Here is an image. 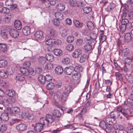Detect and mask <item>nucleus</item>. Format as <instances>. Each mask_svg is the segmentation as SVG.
Here are the masks:
<instances>
[{
    "label": "nucleus",
    "instance_id": "f257e3e1",
    "mask_svg": "<svg viewBox=\"0 0 133 133\" xmlns=\"http://www.w3.org/2000/svg\"><path fill=\"white\" fill-rule=\"evenodd\" d=\"M74 84L73 82L72 81L70 82L69 85L65 87L64 92L61 97V101L62 102L64 103L66 101L67 97L69 96V93L72 89Z\"/></svg>",
    "mask_w": 133,
    "mask_h": 133
},
{
    "label": "nucleus",
    "instance_id": "f03ea898",
    "mask_svg": "<svg viewBox=\"0 0 133 133\" xmlns=\"http://www.w3.org/2000/svg\"><path fill=\"white\" fill-rule=\"evenodd\" d=\"M55 120V118L52 115L48 114L46 115V118L42 117L40 121L45 127H48L50 124L53 123Z\"/></svg>",
    "mask_w": 133,
    "mask_h": 133
},
{
    "label": "nucleus",
    "instance_id": "7ed1b4c3",
    "mask_svg": "<svg viewBox=\"0 0 133 133\" xmlns=\"http://www.w3.org/2000/svg\"><path fill=\"white\" fill-rule=\"evenodd\" d=\"M107 124L106 123L105 121H102L99 123V126L101 128L105 130L106 131H107L109 133H117V131H115L114 128L111 127H108Z\"/></svg>",
    "mask_w": 133,
    "mask_h": 133
},
{
    "label": "nucleus",
    "instance_id": "20e7f679",
    "mask_svg": "<svg viewBox=\"0 0 133 133\" xmlns=\"http://www.w3.org/2000/svg\"><path fill=\"white\" fill-rule=\"evenodd\" d=\"M85 41L86 43L84 44L83 48L85 52L90 51L92 50V46L90 44L92 43V42L88 38H85Z\"/></svg>",
    "mask_w": 133,
    "mask_h": 133
},
{
    "label": "nucleus",
    "instance_id": "39448f33",
    "mask_svg": "<svg viewBox=\"0 0 133 133\" xmlns=\"http://www.w3.org/2000/svg\"><path fill=\"white\" fill-rule=\"evenodd\" d=\"M117 110V112L121 113L125 117L129 115V114L131 113L130 112L129 110L125 109L122 107L121 106L118 107Z\"/></svg>",
    "mask_w": 133,
    "mask_h": 133
},
{
    "label": "nucleus",
    "instance_id": "423d86ee",
    "mask_svg": "<svg viewBox=\"0 0 133 133\" xmlns=\"http://www.w3.org/2000/svg\"><path fill=\"white\" fill-rule=\"evenodd\" d=\"M106 123L107 124L111 125V127H112V126L114 125L116 123V121L115 120L112 118L110 117H107L105 119Z\"/></svg>",
    "mask_w": 133,
    "mask_h": 133
},
{
    "label": "nucleus",
    "instance_id": "0eeeda50",
    "mask_svg": "<svg viewBox=\"0 0 133 133\" xmlns=\"http://www.w3.org/2000/svg\"><path fill=\"white\" fill-rule=\"evenodd\" d=\"M43 35V32L41 31H37L34 34V37L36 40H40Z\"/></svg>",
    "mask_w": 133,
    "mask_h": 133
},
{
    "label": "nucleus",
    "instance_id": "6e6552de",
    "mask_svg": "<svg viewBox=\"0 0 133 133\" xmlns=\"http://www.w3.org/2000/svg\"><path fill=\"white\" fill-rule=\"evenodd\" d=\"M43 123L40 122V123H36L34 126V129L37 132H40L43 129Z\"/></svg>",
    "mask_w": 133,
    "mask_h": 133
},
{
    "label": "nucleus",
    "instance_id": "1a4fd4ad",
    "mask_svg": "<svg viewBox=\"0 0 133 133\" xmlns=\"http://www.w3.org/2000/svg\"><path fill=\"white\" fill-rule=\"evenodd\" d=\"M74 68L72 66L66 67L64 69V72L67 75H70L74 71Z\"/></svg>",
    "mask_w": 133,
    "mask_h": 133
},
{
    "label": "nucleus",
    "instance_id": "9d476101",
    "mask_svg": "<svg viewBox=\"0 0 133 133\" xmlns=\"http://www.w3.org/2000/svg\"><path fill=\"white\" fill-rule=\"evenodd\" d=\"M9 33L10 35L12 37L16 38L19 35L18 31L14 29H11L10 30Z\"/></svg>",
    "mask_w": 133,
    "mask_h": 133
},
{
    "label": "nucleus",
    "instance_id": "9b49d317",
    "mask_svg": "<svg viewBox=\"0 0 133 133\" xmlns=\"http://www.w3.org/2000/svg\"><path fill=\"white\" fill-rule=\"evenodd\" d=\"M120 113L118 112L115 111L114 112H111L110 114V116L111 118H119L120 119H122L123 117L122 116H120Z\"/></svg>",
    "mask_w": 133,
    "mask_h": 133
},
{
    "label": "nucleus",
    "instance_id": "f8f14e48",
    "mask_svg": "<svg viewBox=\"0 0 133 133\" xmlns=\"http://www.w3.org/2000/svg\"><path fill=\"white\" fill-rule=\"evenodd\" d=\"M16 80L20 81H22V83L24 84L26 83V82L25 80L24 76L21 74H17L16 77Z\"/></svg>",
    "mask_w": 133,
    "mask_h": 133
},
{
    "label": "nucleus",
    "instance_id": "ddd939ff",
    "mask_svg": "<svg viewBox=\"0 0 133 133\" xmlns=\"http://www.w3.org/2000/svg\"><path fill=\"white\" fill-rule=\"evenodd\" d=\"M27 128L26 125L24 124H21L18 125L16 127V129L21 131H24Z\"/></svg>",
    "mask_w": 133,
    "mask_h": 133
},
{
    "label": "nucleus",
    "instance_id": "4468645a",
    "mask_svg": "<svg viewBox=\"0 0 133 133\" xmlns=\"http://www.w3.org/2000/svg\"><path fill=\"white\" fill-rule=\"evenodd\" d=\"M14 26L16 29L20 30L22 28V24L20 21L18 20H16L14 22Z\"/></svg>",
    "mask_w": 133,
    "mask_h": 133
},
{
    "label": "nucleus",
    "instance_id": "2eb2a0df",
    "mask_svg": "<svg viewBox=\"0 0 133 133\" xmlns=\"http://www.w3.org/2000/svg\"><path fill=\"white\" fill-rule=\"evenodd\" d=\"M122 55L125 57L128 56H130L131 53L130 52L129 49L127 48H125L122 50Z\"/></svg>",
    "mask_w": 133,
    "mask_h": 133
},
{
    "label": "nucleus",
    "instance_id": "dca6fc26",
    "mask_svg": "<svg viewBox=\"0 0 133 133\" xmlns=\"http://www.w3.org/2000/svg\"><path fill=\"white\" fill-rule=\"evenodd\" d=\"M97 37V34L96 33H93L91 34V36L90 38H88L90 39L91 40V42H92V43H94L95 44L96 42V40Z\"/></svg>",
    "mask_w": 133,
    "mask_h": 133
},
{
    "label": "nucleus",
    "instance_id": "f3484780",
    "mask_svg": "<svg viewBox=\"0 0 133 133\" xmlns=\"http://www.w3.org/2000/svg\"><path fill=\"white\" fill-rule=\"evenodd\" d=\"M55 15L56 18L59 20H63L64 18L63 14L59 12H57L55 13Z\"/></svg>",
    "mask_w": 133,
    "mask_h": 133
},
{
    "label": "nucleus",
    "instance_id": "a211bd4d",
    "mask_svg": "<svg viewBox=\"0 0 133 133\" xmlns=\"http://www.w3.org/2000/svg\"><path fill=\"white\" fill-rule=\"evenodd\" d=\"M82 54V51L81 50L76 49L73 53L72 56L74 58H78Z\"/></svg>",
    "mask_w": 133,
    "mask_h": 133
},
{
    "label": "nucleus",
    "instance_id": "6ab92c4d",
    "mask_svg": "<svg viewBox=\"0 0 133 133\" xmlns=\"http://www.w3.org/2000/svg\"><path fill=\"white\" fill-rule=\"evenodd\" d=\"M30 28L28 26H25L24 27L22 30V32L24 35H29L30 32Z\"/></svg>",
    "mask_w": 133,
    "mask_h": 133
},
{
    "label": "nucleus",
    "instance_id": "aec40b11",
    "mask_svg": "<svg viewBox=\"0 0 133 133\" xmlns=\"http://www.w3.org/2000/svg\"><path fill=\"white\" fill-rule=\"evenodd\" d=\"M88 55L85 53L82 54L80 57L79 62L80 63H83L88 58Z\"/></svg>",
    "mask_w": 133,
    "mask_h": 133
},
{
    "label": "nucleus",
    "instance_id": "412c9836",
    "mask_svg": "<svg viewBox=\"0 0 133 133\" xmlns=\"http://www.w3.org/2000/svg\"><path fill=\"white\" fill-rule=\"evenodd\" d=\"M63 94L61 93V91H57L55 92L54 95V98L55 100L57 99L62 96Z\"/></svg>",
    "mask_w": 133,
    "mask_h": 133
},
{
    "label": "nucleus",
    "instance_id": "4be33fe9",
    "mask_svg": "<svg viewBox=\"0 0 133 133\" xmlns=\"http://www.w3.org/2000/svg\"><path fill=\"white\" fill-rule=\"evenodd\" d=\"M114 129H117L119 130L117 133H124L123 126L120 125H116L114 127Z\"/></svg>",
    "mask_w": 133,
    "mask_h": 133
},
{
    "label": "nucleus",
    "instance_id": "5701e85b",
    "mask_svg": "<svg viewBox=\"0 0 133 133\" xmlns=\"http://www.w3.org/2000/svg\"><path fill=\"white\" fill-rule=\"evenodd\" d=\"M55 70L56 73L58 75L62 74L63 71L62 68L60 66H57L55 68Z\"/></svg>",
    "mask_w": 133,
    "mask_h": 133
},
{
    "label": "nucleus",
    "instance_id": "b1692460",
    "mask_svg": "<svg viewBox=\"0 0 133 133\" xmlns=\"http://www.w3.org/2000/svg\"><path fill=\"white\" fill-rule=\"evenodd\" d=\"M20 70L22 73L25 76H27L29 74V71L28 70L24 67L21 68Z\"/></svg>",
    "mask_w": 133,
    "mask_h": 133
},
{
    "label": "nucleus",
    "instance_id": "393cba45",
    "mask_svg": "<svg viewBox=\"0 0 133 133\" xmlns=\"http://www.w3.org/2000/svg\"><path fill=\"white\" fill-rule=\"evenodd\" d=\"M45 58L47 61L51 62L54 60V57L51 54H47L45 56Z\"/></svg>",
    "mask_w": 133,
    "mask_h": 133
},
{
    "label": "nucleus",
    "instance_id": "a878e982",
    "mask_svg": "<svg viewBox=\"0 0 133 133\" xmlns=\"http://www.w3.org/2000/svg\"><path fill=\"white\" fill-rule=\"evenodd\" d=\"M56 3L55 0H50L48 2H45V6L46 8H48L50 6V5H54Z\"/></svg>",
    "mask_w": 133,
    "mask_h": 133
},
{
    "label": "nucleus",
    "instance_id": "bb28decb",
    "mask_svg": "<svg viewBox=\"0 0 133 133\" xmlns=\"http://www.w3.org/2000/svg\"><path fill=\"white\" fill-rule=\"evenodd\" d=\"M131 39V36L130 33H128L125 35L124 36V41L126 42H130Z\"/></svg>",
    "mask_w": 133,
    "mask_h": 133
},
{
    "label": "nucleus",
    "instance_id": "cd10ccee",
    "mask_svg": "<svg viewBox=\"0 0 133 133\" xmlns=\"http://www.w3.org/2000/svg\"><path fill=\"white\" fill-rule=\"evenodd\" d=\"M54 54L57 56H60L62 55V51L59 49H54Z\"/></svg>",
    "mask_w": 133,
    "mask_h": 133
},
{
    "label": "nucleus",
    "instance_id": "c85d7f7f",
    "mask_svg": "<svg viewBox=\"0 0 133 133\" xmlns=\"http://www.w3.org/2000/svg\"><path fill=\"white\" fill-rule=\"evenodd\" d=\"M1 117L2 120L3 121H8L9 119V117L7 114L6 113H2L1 115Z\"/></svg>",
    "mask_w": 133,
    "mask_h": 133
},
{
    "label": "nucleus",
    "instance_id": "c756f323",
    "mask_svg": "<svg viewBox=\"0 0 133 133\" xmlns=\"http://www.w3.org/2000/svg\"><path fill=\"white\" fill-rule=\"evenodd\" d=\"M56 8L59 10L62 11L64 9L65 6L63 4L59 3L56 5Z\"/></svg>",
    "mask_w": 133,
    "mask_h": 133
},
{
    "label": "nucleus",
    "instance_id": "7c9ffc66",
    "mask_svg": "<svg viewBox=\"0 0 133 133\" xmlns=\"http://www.w3.org/2000/svg\"><path fill=\"white\" fill-rule=\"evenodd\" d=\"M52 115L55 118H58L61 116V114L59 110H55L53 112Z\"/></svg>",
    "mask_w": 133,
    "mask_h": 133
},
{
    "label": "nucleus",
    "instance_id": "2f4dec72",
    "mask_svg": "<svg viewBox=\"0 0 133 133\" xmlns=\"http://www.w3.org/2000/svg\"><path fill=\"white\" fill-rule=\"evenodd\" d=\"M125 77L127 80L130 83H133V77L130 74H127L125 76Z\"/></svg>",
    "mask_w": 133,
    "mask_h": 133
},
{
    "label": "nucleus",
    "instance_id": "473e14b6",
    "mask_svg": "<svg viewBox=\"0 0 133 133\" xmlns=\"http://www.w3.org/2000/svg\"><path fill=\"white\" fill-rule=\"evenodd\" d=\"M46 58L44 57H39L38 59V62L41 64L43 65L46 62Z\"/></svg>",
    "mask_w": 133,
    "mask_h": 133
},
{
    "label": "nucleus",
    "instance_id": "72a5a7b5",
    "mask_svg": "<svg viewBox=\"0 0 133 133\" xmlns=\"http://www.w3.org/2000/svg\"><path fill=\"white\" fill-rule=\"evenodd\" d=\"M13 17V15L12 14L10 15H8V17H5L3 19V21L5 23H9L10 21L11 17Z\"/></svg>",
    "mask_w": 133,
    "mask_h": 133
},
{
    "label": "nucleus",
    "instance_id": "f704fd0d",
    "mask_svg": "<svg viewBox=\"0 0 133 133\" xmlns=\"http://www.w3.org/2000/svg\"><path fill=\"white\" fill-rule=\"evenodd\" d=\"M38 79L39 82L42 84H44L45 82V78L44 76L41 75H39Z\"/></svg>",
    "mask_w": 133,
    "mask_h": 133
},
{
    "label": "nucleus",
    "instance_id": "c9c22d12",
    "mask_svg": "<svg viewBox=\"0 0 133 133\" xmlns=\"http://www.w3.org/2000/svg\"><path fill=\"white\" fill-rule=\"evenodd\" d=\"M74 23L75 26L77 28H81L83 26V23L80 22L77 20H75Z\"/></svg>",
    "mask_w": 133,
    "mask_h": 133
},
{
    "label": "nucleus",
    "instance_id": "e433bc0d",
    "mask_svg": "<svg viewBox=\"0 0 133 133\" xmlns=\"http://www.w3.org/2000/svg\"><path fill=\"white\" fill-rule=\"evenodd\" d=\"M9 100V98L6 97L3 100L1 101V102H2V104L4 105H8L10 104V102Z\"/></svg>",
    "mask_w": 133,
    "mask_h": 133
},
{
    "label": "nucleus",
    "instance_id": "4c0bfd02",
    "mask_svg": "<svg viewBox=\"0 0 133 133\" xmlns=\"http://www.w3.org/2000/svg\"><path fill=\"white\" fill-rule=\"evenodd\" d=\"M80 74L79 73H76L72 75V78L75 80H79L80 78Z\"/></svg>",
    "mask_w": 133,
    "mask_h": 133
},
{
    "label": "nucleus",
    "instance_id": "58836bf2",
    "mask_svg": "<svg viewBox=\"0 0 133 133\" xmlns=\"http://www.w3.org/2000/svg\"><path fill=\"white\" fill-rule=\"evenodd\" d=\"M87 26L89 29L90 30H93L95 27L93 23L91 21H88L87 23Z\"/></svg>",
    "mask_w": 133,
    "mask_h": 133
},
{
    "label": "nucleus",
    "instance_id": "ea45409f",
    "mask_svg": "<svg viewBox=\"0 0 133 133\" xmlns=\"http://www.w3.org/2000/svg\"><path fill=\"white\" fill-rule=\"evenodd\" d=\"M62 63L64 64H69L70 61V59L68 57L63 58L62 61Z\"/></svg>",
    "mask_w": 133,
    "mask_h": 133
},
{
    "label": "nucleus",
    "instance_id": "a19ab883",
    "mask_svg": "<svg viewBox=\"0 0 133 133\" xmlns=\"http://www.w3.org/2000/svg\"><path fill=\"white\" fill-rule=\"evenodd\" d=\"M115 74L117 80L119 81H121L123 80V78L122 75L119 72H115Z\"/></svg>",
    "mask_w": 133,
    "mask_h": 133
},
{
    "label": "nucleus",
    "instance_id": "79ce46f5",
    "mask_svg": "<svg viewBox=\"0 0 133 133\" xmlns=\"http://www.w3.org/2000/svg\"><path fill=\"white\" fill-rule=\"evenodd\" d=\"M7 62L4 59L0 60V67L3 68L6 66L7 64Z\"/></svg>",
    "mask_w": 133,
    "mask_h": 133
},
{
    "label": "nucleus",
    "instance_id": "37998d69",
    "mask_svg": "<svg viewBox=\"0 0 133 133\" xmlns=\"http://www.w3.org/2000/svg\"><path fill=\"white\" fill-rule=\"evenodd\" d=\"M76 125V124H74V125L72 124L67 125L66 126V128L71 129L72 130H74L77 129L79 128V127H75Z\"/></svg>",
    "mask_w": 133,
    "mask_h": 133
},
{
    "label": "nucleus",
    "instance_id": "c03bdc74",
    "mask_svg": "<svg viewBox=\"0 0 133 133\" xmlns=\"http://www.w3.org/2000/svg\"><path fill=\"white\" fill-rule=\"evenodd\" d=\"M9 9L6 7L3 8L1 10H0L1 13H2L5 14H7L9 12Z\"/></svg>",
    "mask_w": 133,
    "mask_h": 133
},
{
    "label": "nucleus",
    "instance_id": "a18cd8bd",
    "mask_svg": "<svg viewBox=\"0 0 133 133\" xmlns=\"http://www.w3.org/2000/svg\"><path fill=\"white\" fill-rule=\"evenodd\" d=\"M7 75L6 72L4 70H0V77L3 78L7 77Z\"/></svg>",
    "mask_w": 133,
    "mask_h": 133
},
{
    "label": "nucleus",
    "instance_id": "49530a36",
    "mask_svg": "<svg viewBox=\"0 0 133 133\" xmlns=\"http://www.w3.org/2000/svg\"><path fill=\"white\" fill-rule=\"evenodd\" d=\"M50 36L52 37H56L57 35L56 31L53 29H50Z\"/></svg>",
    "mask_w": 133,
    "mask_h": 133
},
{
    "label": "nucleus",
    "instance_id": "de8ad7c7",
    "mask_svg": "<svg viewBox=\"0 0 133 133\" xmlns=\"http://www.w3.org/2000/svg\"><path fill=\"white\" fill-rule=\"evenodd\" d=\"M74 68V70L77 72H82L83 70V68L80 65L76 66Z\"/></svg>",
    "mask_w": 133,
    "mask_h": 133
},
{
    "label": "nucleus",
    "instance_id": "09e8293b",
    "mask_svg": "<svg viewBox=\"0 0 133 133\" xmlns=\"http://www.w3.org/2000/svg\"><path fill=\"white\" fill-rule=\"evenodd\" d=\"M54 42V39H49L46 40L45 43L46 44L48 45H52Z\"/></svg>",
    "mask_w": 133,
    "mask_h": 133
},
{
    "label": "nucleus",
    "instance_id": "8fccbe9b",
    "mask_svg": "<svg viewBox=\"0 0 133 133\" xmlns=\"http://www.w3.org/2000/svg\"><path fill=\"white\" fill-rule=\"evenodd\" d=\"M6 46L5 44L3 43L0 44V50L1 51L3 52H4L6 50Z\"/></svg>",
    "mask_w": 133,
    "mask_h": 133
},
{
    "label": "nucleus",
    "instance_id": "3c124183",
    "mask_svg": "<svg viewBox=\"0 0 133 133\" xmlns=\"http://www.w3.org/2000/svg\"><path fill=\"white\" fill-rule=\"evenodd\" d=\"M125 103L129 106L133 105V99L130 98H128L125 102Z\"/></svg>",
    "mask_w": 133,
    "mask_h": 133
},
{
    "label": "nucleus",
    "instance_id": "603ef678",
    "mask_svg": "<svg viewBox=\"0 0 133 133\" xmlns=\"http://www.w3.org/2000/svg\"><path fill=\"white\" fill-rule=\"evenodd\" d=\"M120 21L122 25H126L129 23L128 20L125 18H121Z\"/></svg>",
    "mask_w": 133,
    "mask_h": 133
},
{
    "label": "nucleus",
    "instance_id": "864d4df0",
    "mask_svg": "<svg viewBox=\"0 0 133 133\" xmlns=\"http://www.w3.org/2000/svg\"><path fill=\"white\" fill-rule=\"evenodd\" d=\"M54 87V84L52 82L49 83L46 85V88L48 90H51Z\"/></svg>",
    "mask_w": 133,
    "mask_h": 133
},
{
    "label": "nucleus",
    "instance_id": "5fc2aeb1",
    "mask_svg": "<svg viewBox=\"0 0 133 133\" xmlns=\"http://www.w3.org/2000/svg\"><path fill=\"white\" fill-rule=\"evenodd\" d=\"M53 65L52 63H49L47 64L45 66L46 69L51 70L53 69Z\"/></svg>",
    "mask_w": 133,
    "mask_h": 133
},
{
    "label": "nucleus",
    "instance_id": "6e6d98bb",
    "mask_svg": "<svg viewBox=\"0 0 133 133\" xmlns=\"http://www.w3.org/2000/svg\"><path fill=\"white\" fill-rule=\"evenodd\" d=\"M91 9L90 7H87L84 8L83 10L84 12L86 14H88L91 11Z\"/></svg>",
    "mask_w": 133,
    "mask_h": 133
},
{
    "label": "nucleus",
    "instance_id": "4d7b16f0",
    "mask_svg": "<svg viewBox=\"0 0 133 133\" xmlns=\"http://www.w3.org/2000/svg\"><path fill=\"white\" fill-rule=\"evenodd\" d=\"M1 35L2 37L4 39H6L8 38L7 34L5 31H2L1 33Z\"/></svg>",
    "mask_w": 133,
    "mask_h": 133
},
{
    "label": "nucleus",
    "instance_id": "13d9d810",
    "mask_svg": "<svg viewBox=\"0 0 133 133\" xmlns=\"http://www.w3.org/2000/svg\"><path fill=\"white\" fill-rule=\"evenodd\" d=\"M74 39V37L72 36H68L67 38V42L69 43H71L72 42Z\"/></svg>",
    "mask_w": 133,
    "mask_h": 133
},
{
    "label": "nucleus",
    "instance_id": "bf43d9fd",
    "mask_svg": "<svg viewBox=\"0 0 133 133\" xmlns=\"http://www.w3.org/2000/svg\"><path fill=\"white\" fill-rule=\"evenodd\" d=\"M29 115V112H22L20 115L21 118L26 119L27 118L28 116Z\"/></svg>",
    "mask_w": 133,
    "mask_h": 133
},
{
    "label": "nucleus",
    "instance_id": "052dcab7",
    "mask_svg": "<svg viewBox=\"0 0 133 133\" xmlns=\"http://www.w3.org/2000/svg\"><path fill=\"white\" fill-rule=\"evenodd\" d=\"M8 93V95L10 97H12L15 95V91L13 90H9L7 91Z\"/></svg>",
    "mask_w": 133,
    "mask_h": 133
},
{
    "label": "nucleus",
    "instance_id": "680f3d73",
    "mask_svg": "<svg viewBox=\"0 0 133 133\" xmlns=\"http://www.w3.org/2000/svg\"><path fill=\"white\" fill-rule=\"evenodd\" d=\"M14 114H18L20 111L19 108L17 107H15L13 108Z\"/></svg>",
    "mask_w": 133,
    "mask_h": 133
},
{
    "label": "nucleus",
    "instance_id": "e2e57ef3",
    "mask_svg": "<svg viewBox=\"0 0 133 133\" xmlns=\"http://www.w3.org/2000/svg\"><path fill=\"white\" fill-rule=\"evenodd\" d=\"M13 0H6L5 2V4L6 5L9 6L13 3Z\"/></svg>",
    "mask_w": 133,
    "mask_h": 133
},
{
    "label": "nucleus",
    "instance_id": "0e129e2a",
    "mask_svg": "<svg viewBox=\"0 0 133 133\" xmlns=\"http://www.w3.org/2000/svg\"><path fill=\"white\" fill-rule=\"evenodd\" d=\"M45 77V82H50L52 80V77L50 75H46Z\"/></svg>",
    "mask_w": 133,
    "mask_h": 133
},
{
    "label": "nucleus",
    "instance_id": "69168bd1",
    "mask_svg": "<svg viewBox=\"0 0 133 133\" xmlns=\"http://www.w3.org/2000/svg\"><path fill=\"white\" fill-rule=\"evenodd\" d=\"M57 19H54L52 20L53 23L55 25L59 26L60 24V22Z\"/></svg>",
    "mask_w": 133,
    "mask_h": 133
},
{
    "label": "nucleus",
    "instance_id": "338daca9",
    "mask_svg": "<svg viewBox=\"0 0 133 133\" xmlns=\"http://www.w3.org/2000/svg\"><path fill=\"white\" fill-rule=\"evenodd\" d=\"M74 48L73 45L71 44L68 45L66 47V49L70 51H71Z\"/></svg>",
    "mask_w": 133,
    "mask_h": 133
},
{
    "label": "nucleus",
    "instance_id": "774afa93",
    "mask_svg": "<svg viewBox=\"0 0 133 133\" xmlns=\"http://www.w3.org/2000/svg\"><path fill=\"white\" fill-rule=\"evenodd\" d=\"M61 35L63 37H65L67 34V32L66 30L63 29L60 32Z\"/></svg>",
    "mask_w": 133,
    "mask_h": 133
}]
</instances>
